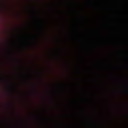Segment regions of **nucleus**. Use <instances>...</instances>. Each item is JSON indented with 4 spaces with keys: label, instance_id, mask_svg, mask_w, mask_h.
<instances>
[{
    "label": "nucleus",
    "instance_id": "obj_1",
    "mask_svg": "<svg viewBox=\"0 0 128 128\" xmlns=\"http://www.w3.org/2000/svg\"><path fill=\"white\" fill-rule=\"evenodd\" d=\"M126 94H128V90H126Z\"/></svg>",
    "mask_w": 128,
    "mask_h": 128
},
{
    "label": "nucleus",
    "instance_id": "obj_2",
    "mask_svg": "<svg viewBox=\"0 0 128 128\" xmlns=\"http://www.w3.org/2000/svg\"><path fill=\"white\" fill-rule=\"evenodd\" d=\"M12 88V90H14V88Z\"/></svg>",
    "mask_w": 128,
    "mask_h": 128
}]
</instances>
